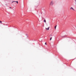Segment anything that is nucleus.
<instances>
[{
  "instance_id": "12",
  "label": "nucleus",
  "mask_w": 76,
  "mask_h": 76,
  "mask_svg": "<svg viewBox=\"0 0 76 76\" xmlns=\"http://www.w3.org/2000/svg\"><path fill=\"white\" fill-rule=\"evenodd\" d=\"M10 9H12V8L10 7Z\"/></svg>"
},
{
  "instance_id": "10",
  "label": "nucleus",
  "mask_w": 76,
  "mask_h": 76,
  "mask_svg": "<svg viewBox=\"0 0 76 76\" xmlns=\"http://www.w3.org/2000/svg\"><path fill=\"white\" fill-rule=\"evenodd\" d=\"M16 1H13L12 2H16Z\"/></svg>"
},
{
  "instance_id": "11",
  "label": "nucleus",
  "mask_w": 76,
  "mask_h": 76,
  "mask_svg": "<svg viewBox=\"0 0 76 76\" xmlns=\"http://www.w3.org/2000/svg\"><path fill=\"white\" fill-rule=\"evenodd\" d=\"M6 6H7V4H5Z\"/></svg>"
},
{
  "instance_id": "9",
  "label": "nucleus",
  "mask_w": 76,
  "mask_h": 76,
  "mask_svg": "<svg viewBox=\"0 0 76 76\" xmlns=\"http://www.w3.org/2000/svg\"><path fill=\"white\" fill-rule=\"evenodd\" d=\"M45 45H47V43H46V42H45Z\"/></svg>"
},
{
  "instance_id": "1",
  "label": "nucleus",
  "mask_w": 76,
  "mask_h": 76,
  "mask_svg": "<svg viewBox=\"0 0 76 76\" xmlns=\"http://www.w3.org/2000/svg\"><path fill=\"white\" fill-rule=\"evenodd\" d=\"M53 4L54 2L53 1H52L50 3V5H51V6H53Z\"/></svg>"
},
{
  "instance_id": "7",
  "label": "nucleus",
  "mask_w": 76,
  "mask_h": 76,
  "mask_svg": "<svg viewBox=\"0 0 76 76\" xmlns=\"http://www.w3.org/2000/svg\"><path fill=\"white\" fill-rule=\"evenodd\" d=\"M51 39H52V37H51V38H50V41H51Z\"/></svg>"
},
{
  "instance_id": "6",
  "label": "nucleus",
  "mask_w": 76,
  "mask_h": 76,
  "mask_svg": "<svg viewBox=\"0 0 76 76\" xmlns=\"http://www.w3.org/2000/svg\"><path fill=\"white\" fill-rule=\"evenodd\" d=\"M44 22L46 23V20H44Z\"/></svg>"
},
{
  "instance_id": "4",
  "label": "nucleus",
  "mask_w": 76,
  "mask_h": 76,
  "mask_svg": "<svg viewBox=\"0 0 76 76\" xmlns=\"http://www.w3.org/2000/svg\"><path fill=\"white\" fill-rule=\"evenodd\" d=\"M57 27V25H56L55 26V29H56V27Z\"/></svg>"
},
{
  "instance_id": "8",
  "label": "nucleus",
  "mask_w": 76,
  "mask_h": 76,
  "mask_svg": "<svg viewBox=\"0 0 76 76\" xmlns=\"http://www.w3.org/2000/svg\"><path fill=\"white\" fill-rule=\"evenodd\" d=\"M16 2H17V4H18V1H16Z\"/></svg>"
},
{
  "instance_id": "2",
  "label": "nucleus",
  "mask_w": 76,
  "mask_h": 76,
  "mask_svg": "<svg viewBox=\"0 0 76 76\" xmlns=\"http://www.w3.org/2000/svg\"><path fill=\"white\" fill-rule=\"evenodd\" d=\"M49 29H50V27H48V28H45L46 30H48H48H49Z\"/></svg>"
},
{
  "instance_id": "5",
  "label": "nucleus",
  "mask_w": 76,
  "mask_h": 76,
  "mask_svg": "<svg viewBox=\"0 0 76 76\" xmlns=\"http://www.w3.org/2000/svg\"><path fill=\"white\" fill-rule=\"evenodd\" d=\"M0 23H1V24L2 23V22L1 21H0Z\"/></svg>"
},
{
  "instance_id": "3",
  "label": "nucleus",
  "mask_w": 76,
  "mask_h": 76,
  "mask_svg": "<svg viewBox=\"0 0 76 76\" xmlns=\"http://www.w3.org/2000/svg\"><path fill=\"white\" fill-rule=\"evenodd\" d=\"M70 10H75L72 7H71L70 8Z\"/></svg>"
}]
</instances>
